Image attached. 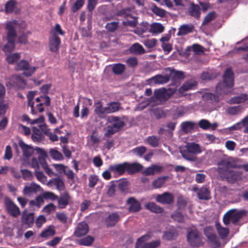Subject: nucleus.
I'll return each instance as SVG.
<instances>
[{
  "label": "nucleus",
  "instance_id": "3",
  "mask_svg": "<svg viewBox=\"0 0 248 248\" xmlns=\"http://www.w3.org/2000/svg\"><path fill=\"white\" fill-rule=\"evenodd\" d=\"M16 24V21H10L7 23L5 26L6 31V39L7 43L3 46L2 50L4 52H11L15 47L16 38L17 32L15 29Z\"/></svg>",
  "mask_w": 248,
  "mask_h": 248
},
{
  "label": "nucleus",
  "instance_id": "9",
  "mask_svg": "<svg viewBox=\"0 0 248 248\" xmlns=\"http://www.w3.org/2000/svg\"><path fill=\"white\" fill-rule=\"evenodd\" d=\"M4 204L8 213L14 217H17L20 215L19 207L8 197L4 199Z\"/></svg>",
  "mask_w": 248,
  "mask_h": 248
},
{
  "label": "nucleus",
  "instance_id": "20",
  "mask_svg": "<svg viewBox=\"0 0 248 248\" xmlns=\"http://www.w3.org/2000/svg\"><path fill=\"white\" fill-rule=\"evenodd\" d=\"M108 169L111 172L118 174L119 176L122 175L126 171L125 162L121 164L110 165Z\"/></svg>",
  "mask_w": 248,
  "mask_h": 248
},
{
  "label": "nucleus",
  "instance_id": "61",
  "mask_svg": "<svg viewBox=\"0 0 248 248\" xmlns=\"http://www.w3.org/2000/svg\"><path fill=\"white\" fill-rule=\"evenodd\" d=\"M241 110V107L240 106H233L228 108L227 112L231 115H236Z\"/></svg>",
  "mask_w": 248,
  "mask_h": 248
},
{
  "label": "nucleus",
  "instance_id": "58",
  "mask_svg": "<svg viewBox=\"0 0 248 248\" xmlns=\"http://www.w3.org/2000/svg\"><path fill=\"white\" fill-rule=\"evenodd\" d=\"M23 178L25 180H31L33 178V175L31 171L27 169L21 170Z\"/></svg>",
  "mask_w": 248,
  "mask_h": 248
},
{
  "label": "nucleus",
  "instance_id": "36",
  "mask_svg": "<svg viewBox=\"0 0 248 248\" xmlns=\"http://www.w3.org/2000/svg\"><path fill=\"white\" fill-rule=\"evenodd\" d=\"M129 50L131 53L138 55L142 54L145 52L143 46L139 43H135L132 45L130 46Z\"/></svg>",
  "mask_w": 248,
  "mask_h": 248
},
{
  "label": "nucleus",
  "instance_id": "4",
  "mask_svg": "<svg viewBox=\"0 0 248 248\" xmlns=\"http://www.w3.org/2000/svg\"><path fill=\"white\" fill-rule=\"evenodd\" d=\"M201 152L200 145L195 142L187 143L180 149V153L183 157L187 160L194 161L197 159L196 155Z\"/></svg>",
  "mask_w": 248,
  "mask_h": 248
},
{
  "label": "nucleus",
  "instance_id": "60",
  "mask_svg": "<svg viewBox=\"0 0 248 248\" xmlns=\"http://www.w3.org/2000/svg\"><path fill=\"white\" fill-rule=\"evenodd\" d=\"M98 181V176L95 175H92L89 177L88 186L90 188H93L96 185Z\"/></svg>",
  "mask_w": 248,
  "mask_h": 248
},
{
  "label": "nucleus",
  "instance_id": "57",
  "mask_svg": "<svg viewBox=\"0 0 248 248\" xmlns=\"http://www.w3.org/2000/svg\"><path fill=\"white\" fill-rule=\"evenodd\" d=\"M152 12L155 14L156 16H158L161 17L165 16L166 14V11L161 9L156 5H154L152 8Z\"/></svg>",
  "mask_w": 248,
  "mask_h": 248
},
{
  "label": "nucleus",
  "instance_id": "10",
  "mask_svg": "<svg viewBox=\"0 0 248 248\" xmlns=\"http://www.w3.org/2000/svg\"><path fill=\"white\" fill-rule=\"evenodd\" d=\"M155 200L163 204H171L174 202V197L172 193L165 192L162 194L157 195Z\"/></svg>",
  "mask_w": 248,
  "mask_h": 248
},
{
  "label": "nucleus",
  "instance_id": "38",
  "mask_svg": "<svg viewBox=\"0 0 248 248\" xmlns=\"http://www.w3.org/2000/svg\"><path fill=\"white\" fill-rule=\"evenodd\" d=\"M17 2L16 0H9L5 4V12L6 14L12 13L16 8Z\"/></svg>",
  "mask_w": 248,
  "mask_h": 248
},
{
  "label": "nucleus",
  "instance_id": "31",
  "mask_svg": "<svg viewBox=\"0 0 248 248\" xmlns=\"http://www.w3.org/2000/svg\"><path fill=\"white\" fill-rule=\"evenodd\" d=\"M178 235L177 230L173 229L164 232L162 238L163 239L170 241L175 239Z\"/></svg>",
  "mask_w": 248,
  "mask_h": 248
},
{
  "label": "nucleus",
  "instance_id": "11",
  "mask_svg": "<svg viewBox=\"0 0 248 248\" xmlns=\"http://www.w3.org/2000/svg\"><path fill=\"white\" fill-rule=\"evenodd\" d=\"M170 78V75H165V76L158 74L147 80L148 84L154 83L157 84H163L168 82Z\"/></svg>",
  "mask_w": 248,
  "mask_h": 248
},
{
  "label": "nucleus",
  "instance_id": "12",
  "mask_svg": "<svg viewBox=\"0 0 248 248\" xmlns=\"http://www.w3.org/2000/svg\"><path fill=\"white\" fill-rule=\"evenodd\" d=\"M61 43L60 38L58 35L54 34L53 35H50L48 39V46L49 49L53 52H57L60 47Z\"/></svg>",
  "mask_w": 248,
  "mask_h": 248
},
{
  "label": "nucleus",
  "instance_id": "41",
  "mask_svg": "<svg viewBox=\"0 0 248 248\" xmlns=\"http://www.w3.org/2000/svg\"><path fill=\"white\" fill-rule=\"evenodd\" d=\"M168 178V176L159 177L157 179L154 180L152 182V186L155 188H159L164 184L166 180Z\"/></svg>",
  "mask_w": 248,
  "mask_h": 248
},
{
  "label": "nucleus",
  "instance_id": "55",
  "mask_svg": "<svg viewBox=\"0 0 248 248\" xmlns=\"http://www.w3.org/2000/svg\"><path fill=\"white\" fill-rule=\"evenodd\" d=\"M9 103L4 100H0V117L4 115L9 108Z\"/></svg>",
  "mask_w": 248,
  "mask_h": 248
},
{
  "label": "nucleus",
  "instance_id": "6",
  "mask_svg": "<svg viewBox=\"0 0 248 248\" xmlns=\"http://www.w3.org/2000/svg\"><path fill=\"white\" fill-rule=\"evenodd\" d=\"M223 81L216 86V91L220 93H224L225 88H231L233 86V72L231 68H227L223 74Z\"/></svg>",
  "mask_w": 248,
  "mask_h": 248
},
{
  "label": "nucleus",
  "instance_id": "27",
  "mask_svg": "<svg viewBox=\"0 0 248 248\" xmlns=\"http://www.w3.org/2000/svg\"><path fill=\"white\" fill-rule=\"evenodd\" d=\"M56 234L55 227L51 225L44 230L40 234L39 236L42 238H47L49 237L53 236Z\"/></svg>",
  "mask_w": 248,
  "mask_h": 248
},
{
  "label": "nucleus",
  "instance_id": "5",
  "mask_svg": "<svg viewBox=\"0 0 248 248\" xmlns=\"http://www.w3.org/2000/svg\"><path fill=\"white\" fill-rule=\"evenodd\" d=\"M245 210L238 211L236 209H232L228 211L223 216V222L225 225L230 224V221L236 225L243 217L247 215Z\"/></svg>",
  "mask_w": 248,
  "mask_h": 248
},
{
  "label": "nucleus",
  "instance_id": "47",
  "mask_svg": "<svg viewBox=\"0 0 248 248\" xmlns=\"http://www.w3.org/2000/svg\"><path fill=\"white\" fill-rule=\"evenodd\" d=\"M208 242L213 247H219L220 242L215 233L207 237Z\"/></svg>",
  "mask_w": 248,
  "mask_h": 248
},
{
  "label": "nucleus",
  "instance_id": "25",
  "mask_svg": "<svg viewBox=\"0 0 248 248\" xmlns=\"http://www.w3.org/2000/svg\"><path fill=\"white\" fill-rule=\"evenodd\" d=\"M120 219L119 215L117 213H113L109 215L106 219V223L107 227H113Z\"/></svg>",
  "mask_w": 248,
  "mask_h": 248
},
{
  "label": "nucleus",
  "instance_id": "15",
  "mask_svg": "<svg viewBox=\"0 0 248 248\" xmlns=\"http://www.w3.org/2000/svg\"><path fill=\"white\" fill-rule=\"evenodd\" d=\"M71 199V197L67 192L61 194L59 197H58V206L60 209H64L69 204Z\"/></svg>",
  "mask_w": 248,
  "mask_h": 248
},
{
  "label": "nucleus",
  "instance_id": "44",
  "mask_svg": "<svg viewBox=\"0 0 248 248\" xmlns=\"http://www.w3.org/2000/svg\"><path fill=\"white\" fill-rule=\"evenodd\" d=\"M94 240L93 237L88 235L79 240L78 244L81 246H89L93 243Z\"/></svg>",
  "mask_w": 248,
  "mask_h": 248
},
{
  "label": "nucleus",
  "instance_id": "35",
  "mask_svg": "<svg viewBox=\"0 0 248 248\" xmlns=\"http://www.w3.org/2000/svg\"><path fill=\"white\" fill-rule=\"evenodd\" d=\"M152 237V234L149 233H147L140 237L139 238L135 244V248H140L141 246L143 244L145 243L146 242L148 241Z\"/></svg>",
  "mask_w": 248,
  "mask_h": 248
},
{
  "label": "nucleus",
  "instance_id": "16",
  "mask_svg": "<svg viewBox=\"0 0 248 248\" xmlns=\"http://www.w3.org/2000/svg\"><path fill=\"white\" fill-rule=\"evenodd\" d=\"M108 122L112 124L111 125L113 128L116 129L119 131L124 125V122L121 120L120 118L118 116H110L108 118Z\"/></svg>",
  "mask_w": 248,
  "mask_h": 248
},
{
  "label": "nucleus",
  "instance_id": "54",
  "mask_svg": "<svg viewBox=\"0 0 248 248\" xmlns=\"http://www.w3.org/2000/svg\"><path fill=\"white\" fill-rule=\"evenodd\" d=\"M216 17L215 12H210L204 18L202 25L204 26L208 24L210 22L213 20Z\"/></svg>",
  "mask_w": 248,
  "mask_h": 248
},
{
  "label": "nucleus",
  "instance_id": "53",
  "mask_svg": "<svg viewBox=\"0 0 248 248\" xmlns=\"http://www.w3.org/2000/svg\"><path fill=\"white\" fill-rule=\"evenodd\" d=\"M117 16H123L125 18L133 17V16L130 14V10L129 8H125L120 10L117 12Z\"/></svg>",
  "mask_w": 248,
  "mask_h": 248
},
{
  "label": "nucleus",
  "instance_id": "2",
  "mask_svg": "<svg viewBox=\"0 0 248 248\" xmlns=\"http://www.w3.org/2000/svg\"><path fill=\"white\" fill-rule=\"evenodd\" d=\"M121 108V104L118 101H111L104 107L102 102L98 101L94 103V112L101 119H105L107 115L118 111Z\"/></svg>",
  "mask_w": 248,
  "mask_h": 248
},
{
  "label": "nucleus",
  "instance_id": "64",
  "mask_svg": "<svg viewBox=\"0 0 248 248\" xmlns=\"http://www.w3.org/2000/svg\"><path fill=\"white\" fill-rule=\"evenodd\" d=\"M54 184L58 190H62L64 188V184L63 181L59 178L54 179Z\"/></svg>",
  "mask_w": 248,
  "mask_h": 248
},
{
  "label": "nucleus",
  "instance_id": "43",
  "mask_svg": "<svg viewBox=\"0 0 248 248\" xmlns=\"http://www.w3.org/2000/svg\"><path fill=\"white\" fill-rule=\"evenodd\" d=\"M149 29V24L147 22H142L134 31V32L139 35H141L147 32Z\"/></svg>",
  "mask_w": 248,
  "mask_h": 248
},
{
  "label": "nucleus",
  "instance_id": "40",
  "mask_svg": "<svg viewBox=\"0 0 248 248\" xmlns=\"http://www.w3.org/2000/svg\"><path fill=\"white\" fill-rule=\"evenodd\" d=\"M164 30V27L159 23H153L149 29L151 33L158 34L162 33Z\"/></svg>",
  "mask_w": 248,
  "mask_h": 248
},
{
  "label": "nucleus",
  "instance_id": "59",
  "mask_svg": "<svg viewBox=\"0 0 248 248\" xmlns=\"http://www.w3.org/2000/svg\"><path fill=\"white\" fill-rule=\"evenodd\" d=\"M172 218L175 221L182 223L184 221V217L183 214L180 212H176L171 216Z\"/></svg>",
  "mask_w": 248,
  "mask_h": 248
},
{
  "label": "nucleus",
  "instance_id": "17",
  "mask_svg": "<svg viewBox=\"0 0 248 248\" xmlns=\"http://www.w3.org/2000/svg\"><path fill=\"white\" fill-rule=\"evenodd\" d=\"M89 232V226L85 222L79 223L74 232L76 236L79 237L86 234Z\"/></svg>",
  "mask_w": 248,
  "mask_h": 248
},
{
  "label": "nucleus",
  "instance_id": "32",
  "mask_svg": "<svg viewBox=\"0 0 248 248\" xmlns=\"http://www.w3.org/2000/svg\"><path fill=\"white\" fill-rule=\"evenodd\" d=\"M197 85V82L194 80H190L185 82L183 85L180 88V92L187 91L193 89Z\"/></svg>",
  "mask_w": 248,
  "mask_h": 248
},
{
  "label": "nucleus",
  "instance_id": "48",
  "mask_svg": "<svg viewBox=\"0 0 248 248\" xmlns=\"http://www.w3.org/2000/svg\"><path fill=\"white\" fill-rule=\"evenodd\" d=\"M119 22L117 21H113L106 24L105 28L108 31L114 32L118 28Z\"/></svg>",
  "mask_w": 248,
  "mask_h": 248
},
{
  "label": "nucleus",
  "instance_id": "46",
  "mask_svg": "<svg viewBox=\"0 0 248 248\" xmlns=\"http://www.w3.org/2000/svg\"><path fill=\"white\" fill-rule=\"evenodd\" d=\"M159 140V138L155 136H149L146 138L147 143L152 147H157L158 146Z\"/></svg>",
  "mask_w": 248,
  "mask_h": 248
},
{
  "label": "nucleus",
  "instance_id": "49",
  "mask_svg": "<svg viewBox=\"0 0 248 248\" xmlns=\"http://www.w3.org/2000/svg\"><path fill=\"white\" fill-rule=\"evenodd\" d=\"M50 34L51 35H53L54 34L58 35V34H59L63 36L64 35V31L62 30L59 24H56L55 27L50 31Z\"/></svg>",
  "mask_w": 248,
  "mask_h": 248
},
{
  "label": "nucleus",
  "instance_id": "1",
  "mask_svg": "<svg viewBox=\"0 0 248 248\" xmlns=\"http://www.w3.org/2000/svg\"><path fill=\"white\" fill-rule=\"evenodd\" d=\"M218 173L229 183L234 184L241 179V173L232 169L236 167L235 162L229 159H223L217 163Z\"/></svg>",
  "mask_w": 248,
  "mask_h": 248
},
{
  "label": "nucleus",
  "instance_id": "33",
  "mask_svg": "<svg viewBox=\"0 0 248 248\" xmlns=\"http://www.w3.org/2000/svg\"><path fill=\"white\" fill-rule=\"evenodd\" d=\"M200 10L201 8L199 5L192 4L189 8V15L195 18L198 19L200 17Z\"/></svg>",
  "mask_w": 248,
  "mask_h": 248
},
{
  "label": "nucleus",
  "instance_id": "62",
  "mask_svg": "<svg viewBox=\"0 0 248 248\" xmlns=\"http://www.w3.org/2000/svg\"><path fill=\"white\" fill-rule=\"evenodd\" d=\"M118 188L122 192H125L128 189V182L125 180L120 181L118 185Z\"/></svg>",
  "mask_w": 248,
  "mask_h": 248
},
{
  "label": "nucleus",
  "instance_id": "8",
  "mask_svg": "<svg viewBox=\"0 0 248 248\" xmlns=\"http://www.w3.org/2000/svg\"><path fill=\"white\" fill-rule=\"evenodd\" d=\"M16 69L18 71H23V75L29 77L35 72L36 67L30 66L27 61L23 60L16 64Z\"/></svg>",
  "mask_w": 248,
  "mask_h": 248
},
{
  "label": "nucleus",
  "instance_id": "7",
  "mask_svg": "<svg viewBox=\"0 0 248 248\" xmlns=\"http://www.w3.org/2000/svg\"><path fill=\"white\" fill-rule=\"evenodd\" d=\"M187 239L189 245L193 247L198 248L202 246L203 244L202 237L196 229L188 230Z\"/></svg>",
  "mask_w": 248,
  "mask_h": 248
},
{
  "label": "nucleus",
  "instance_id": "19",
  "mask_svg": "<svg viewBox=\"0 0 248 248\" xmlns=\"http://www.w3.org/2000/svg\"><path fill=\"white\" fill-rule=\"evenodd\" d=\"M34 219L33 213H28L27 209L22 212L21 221L24 224L31 227L34 223Z\"/></svg>",
  "mask_w": 248,
  "mask_h": 248
},
{
  "label": "nucleus",
  "instance_id": "52",
  "mask_svg": "<svg viewBox=\"0 0 248 248\" xmlns=\"http://www.w3.org/2000/svg\"><path fill=\"white\" fill-rule=\"evenodd\" d=\"M160 245V241L155 240L149 243H145L143 244L140 248H156L158 247Z\"/></svg>",
  "mask_w": 248,
  "mask_h": 248
},
{
  "label": "nucleus",
  "instance_id": "23",
  "mask_svg": "<svg viewBox=\"0 0 248 248\" xmlns=\"http://www.w3.org/2000/svg\"><path fill=\"white\" fill-rule=\"evenodd\" d=\"M18 145L22 150L24 156L28 158L31 156L33 152L32 147L26 144L22 140L18 141Z\"/></svg>",
  "mask_w": 248,
  "mask_h": 248
},
{
  "label": "nucleus",
  "instance_id": "28",
  "mask_svg": "<svg viewBox=\"0 0 248 248\" xmlns=\"http://www.w3.org/2000/svg\"><path fill=\"white\" fill-rule=\"evenodd\" d=\"M210 193V191L207 187L202 186L199 189L197 192V196L200 200H208L211 198Z\"/></svg>",
  "mask_w": 248,
  "mask_h": 248
},
{
  "label": "nucleus",
  "instance_id": "51",
  "mask_svg": "<svg viewBox=\"0 0 248 248\" xmlns=\"http://www.w3.org/2000/svg\"><path fill=\"white\" fill-rule=\"evenodd\" d=\"M50 155L51 157L55 160H61L63 159V155L60 152L55 149H51L50 150Z\"/></svg>",
  "mask_w": 248,
  "mask_h": 248
},
{
  "label": "nucleus",
  "instance_id": "14",
  "mask_svg": "<svg viewBox=\"0 0 248 248\" xmlns=\"http://www.w3.org/2000/svg\"><path fill=\"white\" fill-rule=\"evenodd\" d=\"M41 189V186L34 182H31L29 185H26L23 190V193L24 195L31 196V195L36 194Z\"/></svg>",
  "mask_w": 248,
  "mask_h": 248
},
{
  "label": "nucleus",
  "instance_id": "42",
  "mask_svg": "<svg viewBox=\"0 0 248 248\" xmlns=\"http://www.w3.org/2000/svg\"><path fill=\"white\" fill-rule=\"evenodd\" d=\"M204 99L209 103L218 102L219 101V96L213 93H206L203 94Z\"/></svg>",
  "mask_w": 248,
  "mask_h": 248
},
{
  "label": "nucleus",
  "instance_id": "29",
  "mask_svg": "<svg viewBox=\"0 0 248 248\" xmlns=\"http://www.w3.org/2000/svg\"><path fill=\"white\" fill-rule=\"evenodd\" d=\"M145 207L151 212L156 214L162 213L164 211L163 208L153 202H149L145 204Z\"/></svg>",
  "mask_w": 248,
  "mask_h": 248
},
{
  "label": "nucleus",
  "instance_id": "39",
  "mask_svg": "<svg viewBox=\"0 0 248 248\" xmlns=\"http://www.w3.org/2000/svg\"><path fill=\"white\" fill-rule=\"evenodd\" d=\"M154 95L155 97L157 100H161L168 98L166 97L167 93L166 89L164 88L155 90L154 91Z\"/></svg>",
  "mask_w": 248,
  "mask_h": 248
},
{
  "label": "nucleus",
  "instance_id": "50",
  "mask_svg": "<svg viewBox=\"0 0 248 248\" xmlns=\"http://www.w3.org/2000/svg\"><path fill=\"white\" fill-rule=\"evenodd\" d=\"M20 59V55L18 53H15L9 55L6 58V61L9 64H13L17 62Z\"/></svg>",
  "mask_w": 248,
  "mask_h": 248
},
{
  "label": "nucleus",
  "instance_id": "22",
  "mask_svg": "<svg viewBox=\"0 0 248 248\" xmlns=\"http://www.w3.org/2000/svg\"><path fill=\"white\" fill-rule=\"evenodd\" d=\"M194 26L192 24H183L180 26L177 32V36H184L189 33L192 32Z\"/></svg>",
  "mask_w": 248,
  "mask_h": 248
},
{
  "label": "nucleus",
  "instance_id": "21",
  "mask_svg": "<svg viewBox=\"0 0 248 248\" xmlns=\"http://www.w3.org/2000/svg\"><path fill=\"white\" fill-rule=\"evenodd\" d=\"M12 81L15 85V88L18 89L25 88L27 85L25 80L20 75L12 76Z\"/></svg>",
  "mask_w": 248,
  "mask_h": 248
},
{
  "label": "nucleus",
  "instance_id": "13",
  "mask_svg": "<svg viewBox=\"0 0 248 248\" xmlns=\"http://www.w3.org/2000/svg\"><path fill=\"white\" fill-rule=\"evenodd\" d=\"M126 204L129 205L130 212L136 213L141 209V203L135 197H129L126 201Z\"/></svg>",
  "mask_w": 248,
  "mask_h": 248
},
{
  "label": "nucleus",
  "instance_id": "18",
  "mask_svg": "<svg viewBox=\"0 0 248 248\" xmlns=\"http://www.w3.org/2000/svg\"><path fill=\"white\" fill-rule=\"evenodd\" d=\"M126 171L128 174L131 175L141 171L143 168V166L138 163H130L125 162Z\"/></svg>",
  "mask_w": 248,
  "mask_h": 248
},
{
  "label": "nucleus",
  "instance_id": "26",
  "mask_svg": "<svg viewBox=\"0 0 248 248\" xmlns=\"http://www.w3.org/2000/svg\"><path fill=\"white\" fill-rule=\"evenodd\" d=\"M181 129L185 133H191L196 127V124L192 121H186L181 123Z\"/></svg>",
  "mask_w": 248,
  "mask_h": 248
},
{
  "label": "nucleus",
  "instance_id": "30",
  "mask_svg": "<svg viewBox=\"0 0 248 248\" xmlns=\"http://www.w3.org/2000/svg\"><path fill=\"white\" fill-rule=\"evenodd\" d=\"M32 133L31 134V139L34 142H39L42 140L44 138L43 134L40 129L37 127L33 126L32 127Z\"/></svg>",
  "mask_w": 248,
  "mask_h": 248
},
{
  "label": "nucleus",
  "instance_id": "45",
  "mask_svg": "<svg viewBox=\"0 0 248 248\" xmlns=\"http://www.w3.org/2000/svg\"><path fill=\"white\" fill-rule=\"evenodd\" d=\"M125 65L122 63H116L113 64L112 70L116 75H121L125 70Z\"/></svg>",
  "mask_w": 248,
  "mask_h": 248
},
{
  "label": "nucleus",
  "instance_id": "37",
  "mask_svg": "<svg viewBox=\"0 0 248 248\" xmlns=\"http://www.w3.org/2000/svg\"><path fill=\"white\" fill-rule=\"evenodd\" d=\"M216 229L220 237L222 239L226 237L229 233V230L227 228L221 226L218 222L216 223Z\"/></svg>",
  "mask_w": 248,
  "mask_h": 248
},
{
  "label": "nucleus",
  "instance_id": "24",
  "mask_svg": "<svg viewBox=\"0 0 248 248\" xmlns=\"http://www.w3.org/2000/svg\"><path fill=\"white\" fill-rule=\"evenodd\" d=\"M163 168L161 166L152 165L151 166L146 168L143 172L145 176L153 175L155 173H159L162 171Z\"/></svg>",
  "mask_w": 248,
  "mask_h": 248
},
{
  "label": "nucleus",
  "instance_id": "56",
  "mask_svg": "<svg viewBox=\"0 0 248 248\" xmlns=\"http://www.w3.org/2000/svg\"><path fill=\"white\" fill-rule=\"evenodd\" d=\"M199 126L203 130H207L210 128L211 123L206 119H202L198 123Z\"/></svg>",
  "mask_w": 248,
  "mask_h": 248
},
{
  "label": "nucleus",
  "instance_id": "63",
  "mask_svg": "<svg viewBox=\"0 0 248 248\" xmlns=\"http://www.w3.org/2000/svg\"><path fill=\"white\" fill-rule=\"evenodd\" d=\"M133 152L137 155L141 156L146 151V148L145 146L137 147L133 149Z\"/></svg>",
  "mask_w": 248,
  "mask_h": 248
},
{
  "label": "nucleus",
  "instance_id": "34",
  "mask_svg": "<svg viewBox=\"0 0 248 248\" xmlns=\"http://www.w3.org/2000/svg\"><path fill=\"white\" fill-rule=\"evenodd\" d=\"M152 237V234L149 233H147L140 237L139 238L135 244V248H140L141 246L143 244L145 243L146 242L148 241Z\"/></svg>",
  "mask_w": 248,
  "mask_h": 248
}]
</instances>
